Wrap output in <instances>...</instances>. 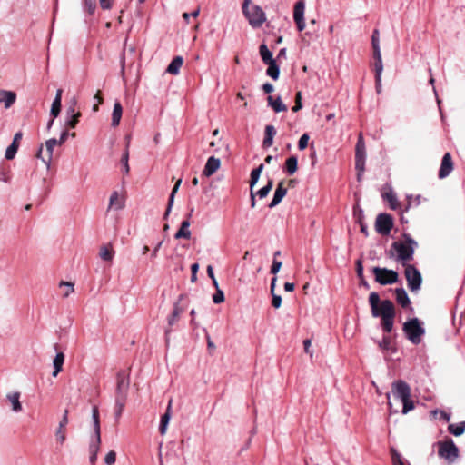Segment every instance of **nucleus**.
<instances>
[{
  "label": "nucleus",
  "mask_w": 465,
  "mask_h": 465,
  "mask_svg": "<svg viewBox=\"0 0 465 465\" xmlns=\"http://www.w3.org/2000/svg\"><path fill=\"white\" fill-rule=\"evenodd\" d=\"M369 302L373 317L381 318V326L384 331L390 333L393 328L395 310L392 302L383 300L380 302V296L377 292L370 293Z\"/></svg>",
  "instance_id": "nucleus-1"
},
{
  "label": "nucleus",
  "mask_w": 465,
  "mask_h": 465,
  "mask_svg": "<svg viewBox=\"0 0 465 465\" xmlns=\"http://www.w3.org/2000/svg\"><path fill=\"white\" fill-rule=\"evenodd\" d=\"M404 239L392 242L388 256L401 262L402 265H407L406 262L412 260L418 243L410 235L404 234Z\"/></svg>",
  "instance_id": "nucleus-2"
},
{
  "label": "nucleus",
  "mask_w": 465,
  "mask_h": 465,
  "mask_svg": "<svg viewBox=\"0 0 465 465\" xmlns=\"http://www.w3.org/2000/svg\"><path fill=\"white\" fill-rule=\"evenodd\" d=\"M391 392L393 396L402 402V413L407 414L414 409V402L411 399V387L409 384L402 381H395L391 385Z\"/></svg>",
  "instance_id": "nucleus-3"
},
{
  "label": "nucleus",
  "mask_w": 465,
  "mask_h": 465,
  "mask_svg": "<svg viewBox=\"0 0 465 465\" xmlns=\"http://www.w3.org/2000/svg\"><path fill=\"white\" fill-rule=\"evenodd\" d=\"M242 13L253 28L261 27L266 20L265 13L262 7L253 4L252 0L243 1Z\"/></svg>",
  "instance_id": "nucleus-4"
},
{
  "label": "nucleus",
  "mask_w": 465,
  "mask_h": 465,
  "mask_svg": "<svg viewBox=\"0 0 465 465\" xmlns=\"http://www.w3.org/2000/svg\"><path fill=\"white\" fill-rule=\"evenodd\" d=\"M403 331L413 344H419L421 341V336L425 333V330L421 327L418 318L407 321L403 324Z\"/></svg>",
  "instance_id": "nucleus-5"
},
{
  "label": "nucleus",
  "mask_w": 465,
  "mask_h": 465,
  "mask_svg": "<svg viewBox=\"0 0 465 465\" xmlns=\"http://www.w3.org/2000/svg\"><path fill=\"white\" fill-rule=\"evenodd\" d=\"M438 455L446 460L449 463H453L459 457V448L451 439L438 442Z\"/></svg>",
  "instance_id": "nucleus-6"
},
{
  "label": "nucleus",
  "mask_w": 465,
  "mask_h": 465,
  "mask_svg": "<svg viewBox=\"0 0 465 465\" xmlns=\"http://www.w3.org/2000/svg\"><path fill=\"white\" fill-rule=\"evenodd\" d=\"M129 386V372L124 370L119 371L116 375L115 399L127 400Z\"/></svg>",
  "instance_id": "nucleus-7"
},
{
  "label": "nucleus",
  "mask_w": 465,
  "mask_h": 465,
  "mask_svg": "<svg viewBox=\"0 0 465 465\" xmlns=\"http://www.w3.org/2000/svg\"><path fill=\"white\" fill-rule=\"evenodd\" d=\"M404 266V272L409 289L413 292H418L420 289L422 282V277L420 272L415 266L411 264H407Z\"/></svg>",
  "instance_id": "nucleus-8"
},
{
  "label": "nucleus",
  "mask_w": 465,
  "mask_h": 465,
  "mask_svg": "<svg viewBox=\"0 0 465 465\" xmlns=\"http://www.w3.org/2000/svg\"><path fill=\"white\" fill-rule=\"evenodd\" d=\"M372 272L375 276V281L381 285L395 283L399 279L397 272L386 268L373 267Z\"/></svg>",
  "instance_id": "nucleus-9"
},
{
  "label": "nucleus",
  "mask_w": 465,
  "mask_h": 465,
  "mask_svg": "<svg viewBox=\"0 0 465 465\" xmlns=\"http://www.w3.org/2000/svg\"><path fill=\"white\" fill-rule=\"evenodd\" d=\"M393 226V221L390 214L387 213H380L375 222V229L376 231L382 234V235H388L391 228Z\"/></svg>",
  "instance_id": "nucleus-10"
},
{
  "label": "nucleus",
  "mask_w": 465,
  "mask_h": 465,
  "mask_svg": "<svg viewBox=\"0 0 465 465\" xmlns=\"http://www.w3.org/2000/svg\"><path fill=\"white\" fill-rule=\"evenodd\" d=\"M45 148L47 151V157L46 158L42 157L43 145L40 146V148L36 153V157L39 159H42V161L45 163L47 168H49L52 158H53V151H54V146L58 145V141L54 138H52V139L47 140L45 142Z\"/></svg>",
  "instance_id": "nucleus-11"
},
{
  "label": "nucleus",
  "mask_w": 465,
  "mask_h": 465,
  "mask_svg": "<svg viewBox=\"0 0 465 465\" xmlns=\"http://www.w3.org/2000/svg\"><path fill=\"white\" fill-rule=\"evenodd\" d=\"M452 170L453 162L451 159V155L450 153H446L442 157L441 164L439 170V177L440 179L447 177L448 175H450Z\"/></svg>",
  "instance_id": "nucleus-12"
},
{
  "label": "nucleus",
  "mask_w": 465,
  "mask_h": 465,
  "mask_svg": "<svg viewBox=\"0 0 465 465\" xmlns=\"http://www.w3.org/2000/svg\"><path fill=\"white\" fill-rule=\"evenodd\" d=\"M286 193H287V189L284 187V182L281 181L277 185V188L274 192L273 198H272L271 203L269 204V207L272 208V207L278 205L282 202L283 197L286 195Z\"/></svg>",
  "instance_id": "nucleus-13"
},
{
  "label": "nucleus",
  "mask_w": 465,
  "mask_h": 465,
  "mask_svg": "<svg viewBox=\"0 0 465 465\" xmlns=\"http://www.w3.org/2000/svg\"><path fill=\"white\" fill-rule=\"evenodd\" d=\"M365 151H355V168L358 171V180H361V177L365 170Z\"/></svg>",
  "instance_id": "nucleus-14"
},
{
  "label": "nucleus",
  "mask_w": 465,
  "mask_h": 465,
  "mask_svg": "<svg viewBox=\"0 0 465 465\" xmlns=\"http://www.w3.org/2000/svg\"><path fill=\"white\" fill-rule=\"evenodd\" d=\"M221 166V160L215 156H210L205 163V176H211Z\"/></svg>",
  "instance_id": "nucleus-15"
},
{
  "label": "nucleus",
  "mask_w": 465,
  "mask_h": 465,
  "mask_svg": "<svg viewBox=\"0 0 465 465\" xmlns=\"http://www.w3.org/2000/svg\"><path fill=\"white\" fill-rule=\"evenodd\" d=\"M16 100V94L13 91L0 90V103H5L6 109L10 108Z\"/></svg>",
  "instance_id": "nucleus-16"
},
{
  "label": "nucleus",
  "mask_w": 465,
  "mask_h": 465,
  "mask_svg": "<svg viewBox=\"0 0 465 465\" xmlns=\"http://www.w3.org/2000/svg\"><path fill=\"white\" fill-rule=\"evenodd\" d=\"M395 296L397 302L403 308H406L410 305L411 302L409 296L403 288H397L395 290Z\"/></svg>",
  "instance_id": "nucleus-17"
},
{
  "label": "nucleus",
  "mask_w": 465,
  "mask_h": 465,
  "mask_svg": "<svg viewBox=\"0 0 465 465\" xmlns=\"http://www.w3.org/2000/svg\"><path fill=\"white\" fill-rule=\"evenodd\" d=\"M62 93H63L62 89L57 90L55 98L52 104L51 115L54 118L57 117L61 112Z\"/></svg>",
  "instance_id": "nucleus-18"
},
{
  "label": "nucleus",
  "mask_w": 465,
  "mask_h": 465,
  "mask_svg": "<svg viewBox=\"0 0 465 465\" xmlns=\"http://www.w3.org/2000/svg\"><path fill=\"white\" fill-rule=\"evenodd\" d=\"M276 134V130L272 125H266L265 127V137L262 142L264 147H270L273 143V138Z\"/></svg>",
  "instance_id": "nucleus-19"
},
{
  "label": "nucleus",
  "mask_w": 465,
  "mask_h": 465,
  "mask_svg": "<svg viewBox=\"0 0 465 465\" xmlns=\"http://www.w3.org/2000/svg\"><path fill=\"white\" fill-rule=\"evenodd\" d=\"M183 63V59L181 56H176L173 59V61L168 65L166 72L171 74H177L180 71Z\"/></svg>",
  "instance_id": "nucleus-20"
},
{
  "label": "nucleus",
  "mask_w": 465,
  "mask_h": 465,
  "mask_svg": "<svg viewBox=\"0 0 465 465\" xmlns=\"http://www.w3.org/2000/svg\"><path fill=\"white\" fill-rule=\"evenodd\" d=\"M123 114V107L120 102H115L114 104V110L112 114V125L114 127L118 126Z\"/></svg>",
  "instance_id": "nucleus-21"
},
{
  "label": "nucleus",
  "mask_w": 465,
  "mask_h": 465,
  "mask_svg": "<svg viewBox=\"0 0 465 465\" xmlns=\"http://www.w3.org/2000/svg\"><path fill=\"white\" fill-rule=\"evenodd\" d=\"M189 226H190L189 221L184 220L182 223L180 229L176 232V233L174 235L175 239H181V238L190 239L191 232L188 229Z\"/></svg>",
  "instance_id": "nucleus-22"
},
{
  "label": "nucleus",
  "mask_w": 465,
  "mask_h": 465,
  "mask_svg": "<svg viewBox=\"0 0 465 465\" xmlns=\"http://www.w3.org/2000/svg\"><path fill=\"white\" fill-rule=\"evenodd\" d=\"M448 431L456 437L462 435L465 431V421L450 424L448 426Z\"/></svg>",
  "instance_id": "nucleus-23"
},
{
  "label": "nucleus",
  "mask_w": 465,
  "mask_h": 465,
  "mask_svg": "<svg viewBox=\"0 0 465 465\" xmlns=\"http://www.w3.org/2000/svg\"><path fill=\"white\" fill-rule=\"evenodd\" d=\"M181 183H182V179H178L175 185L173 186L172 192H171V194H170V197H169V200H168V204H167V208H166V211L164 213V215H163V218L166 219L171 212V209H172V206H173V198H174V195L175 193L178 192V189L181 185Z\"/></svg>",
  "instance_id": "nucleus-24"
},
{
  "label": "nucleus",
  "mask_w": 465,
  "mask_h": 465,
  "mask_svg": "<svg viewBox=\"0 0 465 465\" xmlns=\"http://www.w3.org/2000/svg\"><path fill=\"white\" fill-rule=\"evenodd\" d=\"M64 362V354L63 352H58L54 359V368L53 376L56 377L58 373L63 370V364Z\"/></svg>",
  "instance_id": "nucleus-25"
},
{
  "label": "nucleus",
  "mask_w": 465,
  "mask_h": 465,
  "mask_svg": "<svg viewBox=\"0 0 465 465\" xmlns=\"http://www.w3.org/2000/svg\"><path fill=\"white\" fill-rule=\"evenodd\" d=\"M260 55L264 64L275 61L272 57V53L268 49L267 45L262 44L259 48Z\"/></svg>",
  "instance_id": "nucleus-26"
},
{
  "label": "nucleus",
  "mask_w": 465,
  "mask_h": 465,
  "mask_svg": "<svg viewBox=\"0 0 465 465\" xmlns=\"http://www.w3.org/2000/svg\"><path fill=\"white\" fill-rule=\"evenodd\" d=\"M100 257L104 261H112L114 255V251L112 245H103L100 248Z\"/></svg>",
  "instance_id": "nucleus-27"
},
{
  "label": "nucleus",
  "mask_w": 465,
  "mask_h": 465,
  "mask_svg": "<svg viewBox=\"0 0 465 465\" xmlns=\"http://www.w3.org/2000/svg\"><path fill=\"white\" fill-rule=\"evenodd\" d=\"M382 196L385 200H387V202L390 204V207L392 210H397L398 208H400V203L398 202L397 196L391 190L388 193H383Z\"/></svg>",
  "instance_id": "nucleus-28"
},
{
  "label": "nucleus",
  "mask_w": 465,
  "mask_h": 465,
  "mask_svg": "<svg viewBox=\"0 0 465 465\" xmlns=\"http://www.w3.org/2000/svg\"><path fill=\"white\" fill-rule=\"evenodd\" d=\"M171 403H172V401L170 400L166 412L161 418V423H160V427H159V431L161 434L165 433L167 425L170 420Z\"/></svg>",
  "instance_id": "nucleus-29"
},
{
  "label": "nucleus",
  "mask_w": 465,
  "mask_h": 465,
  "mask_svg": "<svg viewBox=\"0 0 465 465\" xmlns=\"http://www.w3.org/2000/svg\"><path fill=\"white\" fill-rule=\"evenodd\" d=\"M304 10H305V5L302 1H299L295 4L294 11H293L294 21L304 19Z\"/></svg>",
  "instance_id": "nucleus-30"
},
{
  "label": "nucleus",
  "mask_w": 465,
  "mask_h": 465,
  "mask_svg": "<svg viewBox=\"0 0 465 465\" xmlns=\"http://www.w3.org/2000/svg\"><path fill=\"white\" fill-rule=\"evenodd\" d=\"M268 68L266 70L267 75L272 77L273 80H277L280 74V68L276 64V61L266 64Z\"/></svg>",
  "instance_id": "nucleus-31"
},
{
  "label": "nucleus",
  "mask_w": 465,
  "mask_h": 465,
  "mask_svg": "<svg viewBox=\"0 0 465 465\" xmlns=\"http://www.w3.org/2000/svg\"><path fill=\"white\" fill-rule=\"evenodd\" d=\"M8 400L12 403L13 411H22V405L20 403L19 398L20 393L19 392H14L7 395Z\"/></svg>",
  "instance_id": "nucleus-32"
},
{
  "label": "nucleus",
  "mask_w": 465,
  "mask_h": 465,
  "mask_svg": "<svg viewBox=\"0 0 465 465\" xmlns=\"http://www.w3.org/2000/svg\"><path fill=\"white\" fill-rule=\"evenodd\" d=\"M373 57H374V60H375V62H374L375 75L381 76L382 71H383V64H382V59H381V52L373 53Z\"/></svg>",
  "instance_id": "nucleus-33"
},
{
  "label": "nucleus",
  "mask_w": 465,
  "mask_h": 465,
  "mask_svg": "<svg viewBox=\"0 0 465 465\" xmlns=\"http://www.w3.org/2000/svg\"><path fill=\"white\" fill-rule=\"evenodd\" d=\"M285 168L289 174H293L298 168V160L296 156L289 157L285 162Z\"/></svg>",
  "instance_id": "nucleus-34"
},
{
  "label": "nucleus",
  "mask_w": 465,
  "mask_h": 465,
  "mask_svg": "<svg viewBox=\"0 0 465 465\" xmlns=\"http://www.w3.org/2000/svg\"><path fill=\"white\" fill-rule=\"evenodd\" d=\"M124 201L119 196L117 192H114L110 197V207H114L116 210L124 208Z\"/></svg>",
  "instance_id": "nucleus-35"
},
{
  "label": "nucleus",
  "mask_w": 465,
  "mask_h": 465,
  "mask_svg": "<svg viewBox=\"0 0 465 465\" xmlns=\"http://www.w3.org/2000/svg\"><path fill=\"white\" fill-rule=\"evenodd\" d=\"M263 164H260L257 168L253 169L251 173L250 187L252 190L253 186L258 183L261 173L263 170Z\"/></svg>",
  "instance_id": "nucleus-36"
},
{
  "label": "nucleus",
  "mask_w": 465,
  "mask_h": 465,
  "mask_svg": "<svg viewBox=\"0 0 465 465\" xmlns=\"http://www.w3.org/2000/svg\"><path fill=\"white\" fill-rule=\"evenodd\" d=\"M92 417L94 420V434L101 433V428H100V417H99V411L97 406H94L92 410Z\"/></svg>",
  "instance_id": "nucleus-37"
},
{
  "label": "nucleus",
  "mask_w": 465,
  "mask_h": 465,
  "mask_svg": "<svg viewBox=\"0 0 465 465\" xmlns=\"http://www.w3.org/2000/svg\"><path fill=\"white\" fill-rule=\"evenodd\" d=\"M101 445V433L94 434V440L91 441L89 446L90 454H98Z\"/></svg>",
  "instance_id": "nucleus-38"
},
{
  "label": "nucleus",
  "mask_w": 465,
  "mask_h": 465,
  "mask_svg": "<svg viewBox=\"0 0 465 465\" xmlns=\"http://www.w3.org/2000/svg\"><path fill=\"white\" fill-rule=\"evenodd\" d=\"M183 312V309L176 303L174 305L173 311L171 314V316L168 319V323L170 326L173 325L177 320L179 319L181 313Z\"/></svg>",
  "instance_id": "nucleus-39"
},
{
  "label": "nucleus",
  "mask_w": 465,
  "mask_h": 465,
  "mask_svg": "<svg viewBox=\"0 0 465 465\" xmlns=\"http://www.w3.org/2000/svg\"><path fill=\"white\" fill-rule=\"evenodd\" d=\"M126 401L127 400H124V399H115L114 410H115L116 420H118L121 417V415L124 411Z\"/></svg>",
  "instance_id": "nucleus-40"
},
{
  "label": "nucleus",
  "mask_w": 465,
  "mask_h": 465,
  "mask_svg": "<svg viewBox=\"0 0 465 465\" xmlns=\"http://www.w3.org/2000/svg\"><path fill=\"white\" fill-rule=\"evenodd\" d=\"M55 439L61 445L64 444L66 440V428L58 426L55 431Z\"/></svg>",
  "instance_id": "nucleus-41"
},
{
  "label": "nucleus",
  "mask_w": 465,
  "mask_h": 465,
  "mask_svg": "<svg viewBox=\"0 0 465 465\" xmlns=\"http://www.w3.org/2000/svg\"><path fill=\"white\" fill-rule=\"evenodd\" d=\"M275 113L285 112L287 106L282 103L281 97H277L271 106Z\"/></svg>",
  "instance_id": "nucleus-42"
},
{
  "label": "nucleus",
  "mask_w": 465,
  "mask_h": 465,
  "mask_svg": "<svg viewBox=\"0 0 465 465\" xmlns=\"http://www.w3.org/2000/svg\"><path fill=\"white\" fill-rule=\"evenodd\" d=\"M60 288H64L63 297L66 298L74 292V283L62 281L59 284Z\"/></svg>",
  "instance_id": "nucleus-43"
},
{
  "label": "nucleus",
  "mask_w": 465,
  "mask_h": 465,
  "mask_svg": "<svg viewBox=\"0 0 465 465\" xmlns=\"http://www.w3.org/2000/svg\"><path fill=\"white\" fill-rule=\"evenodd\" d=\"M371 45H372V48H373V53L381 52L379 31L377 29H375L373 31V34L371 36Z\"/></svg>",
  "instance_id": "nucleus-44"
},
{
  "label": "nucleus",
  "mask_w": 465,
  "mask_h": 465,
  "mask_svg": "<svg viewBox=\"0 0 465 465\" xmlns=\"http://www.w3.org/2000/svg\"><path fill=\"white\" fill-rule=\"evenodd\" d=\"M272 185H273V183H272V180H269L267 184L265 186H263L262 188H261L258 192H257V195L262 199L264 197H266L268 195V193H270V191L272 190Z\"/></svg>",
  "instance_id": "nucleus-45"
},
{
  "label": "nucleus",
  "mask_w": 465,
  "mask_h": 465,
  "mask_svg": "<svg viewBox=\"0 0 465 465\" xmlns=\"http://www.w3.org/2000/svg\"><path fill=\"white\" fill-rule=\"evenodd\" d=\"M18 146L11 143L5 151V158L7 160H13L17 153Z\"/></svg>",
  "instance_id": "nucleus-46"
},
{
  "label": "nucleus",
  "mask_w": 465,
  "mask_h": 465,
  "mask_svg": "<svg viewBox=\"0 0 465 465\" xmlns=\"http://www.w3.org/2000/svg\"><path fill=\"white\" fill-rule=\"evenodd\" d=\"M81 115H82L81 112H79V111H77L76 114H74V115H72L66 123L67 127L75 128V126L79 123V119H80Z\"/></svg>",
  "instance_id": "nucleus-47"
},
{
  "label": "nucleus",
  "mask_w": 465,
  "mask_h": 465,
  "mask_svg": "<svg viewBox=\"0 0 465 465\" xmlns=\"http://www.w3.org/2000/svg\"><path fill=\"white\" fill-rule=\"evenodd\" d=\"M199 269H200V264L198 262H194L191 265V268H190V271H191V275H190V281L191 282H196L197 281V273L199 272Z\"/></svg>",
  "instance_id": "nucleus-48"
},
{
  "label": "nucleus",
  "mask_w": 465,
  "mask_h": 465,
  "mask_svg": "<svg viewBox=\"0 0 465 465\" xmlns=\"http://www.w3.org/2000/svg\"><path fill=\"white\" fill-rule=\"evenodd\" d=\"M391 460L393 465H400L403 463L401 454L394 449H391Z\"/></svg>",
  "instance_id": "nucleus-49"
},
{
  "label": "nucleus",
  "mask_w": 465,
  "mask_h": 465,
  "mask_svg": "<svg viewBox=\"0 0 465 465\" xmlns=\"http://www.w3.org/2000/svg\"><path fill=\"white\" fill-rule=\"evenodd\" d=\"M310 136L308 134H303L298 142V148L299 150L302 151L308 146Z\"/></svg>",
  "instance_id": "nucleus-50"
},
{
  "label": "nucleus",
  "mask_w": 465,
  "mask_h": 465,
  "mask_svg": "<svg viewBox=\"0 0 465 465\" xmlns=\"http://www.w3.org/2000/svg\"><path fill=\"white\" fill-rule=\"evenodd\" d=\"M215 304L222 303L224 301V293L221 289H216V292L212 297Z\"/></svg>",
  "instance_id": "nucleus-51"
},
{
  "label": "nucleus",
  "mask_w": 465,
  "mask_h": 465,
  "mask_svg": "<svg viewBox=\"0 0 465 465\" xmlns=\"http://www.w3.org/2000/svg\"><path fill=\"white\" fill-rule=\"evenodd\" d=\"M94 98L97 101V104L93 105V111L94 112H97L99 110V105L104 103V98L102 96V92L100 90H98L96 92V94H94Z\"/></svg>",
  "instance_id": "nucleus-52"
},
{
  "label": "nucleus",
  "mask_w": 465,
  "mask_h": 465,
  "mask_svg": "<svg viewBox=\"0 0 465 465\" xmlns=\"http://www.w3.org/2000/svg\"><path fill=\"white\" fill-rule=\"evenodd\" d=\"M87 12L92 15L96 8V0H84Z\"/></svg>",
  "instance_id": "nucleus-53"
},
{
  "label": "nucleus",
  "mask_w": 465,
  "mask_h": 465,
  "mask_svg": "<svg viewBox=\"0 0 465 465\" xmlns=\"http://www.w3.org/2000/svg\"><path fill=\"white\" fill-rule=\"evenodd\" d=\"M128 159H129V152L128 150L126 149L121 158V163H123L124 165V173H129V164H128Z\"/></svg>",
  "instance_id": "nucleus-54"
},
{
  "label": "nucleus",
  "mask_w": 465,
  "mask_h": 465,
  "mask_svg": "<svg viewBox=\"0 0 465 465\" xmlns=\"http://www.w3.org/2000/svg\"><path fill=\"white\" fill-rule=\"evenodd\" d=\"M391 342L389 337H383V339L379 341V347L383 351H389L391 349Z\"/></svg>",
  "instance_id": "nucleus-55"
},
{
  "label": "nucleus",
  "mask_w": 465,
  "mask_h": 465,
  "mask_svg": "<svg viewBox=\"0 0 465 465\" xmlns=\"http://www.w3.org/2000/svg\"><path fill=\"white\" fill-rule=\"evenodd\" d=\"M116 460V453L114 450H110L105 458H104V461L107 465H112L115 462Z\"/></svg>",
  "instance_id": "nucleus-56"
},
{
  "label": "nucleus",
  "mask_w": 465,
  "mask_h": 465,
  "mask_svg": "<svg viewBox=\"0 0 465 465\" xmlns=\"http://www.w3.org/2000/svg\"><path fill=\"white\" fill-rule=\"evenodd\" d=\"M77 104V100L75 97H74L71 101H70V105L67 109V114L68 115H74V114H76L77 112L75 111V106Z\"/></svg>",
  "instance_id": "nucleus-57"
},
{
  "label": "nucleus",
  "mask_w": 465,
  "mask_h": 465,
  "mask_svg": "<svg viewBox=\"0 0 465 465\" xmlns=\"http://www.w3.org/2000/svg\"><path fill=\"white\" fill-rule=\"evenodd\" d=\"M301 100H302V94H301V92H298L296 94L295 105L292 109L293 112H298L299 110L302 109V105Z\"/></svg>",
  "instance_id": "nucleus-58"
},
{
  "label": "nucleus",
  "mask_w": 465,
  "mask_h": 465,
  "mask_svg": "<svg viewBox=\"0 0 465 465\" xmlns=\"http://www.w3.org/2000/svg\"><path fill=\"white\" fill-rule=\"evenodd\" d=\"M282 304V297L278 294L273 293L272 294V305L278 309L281 307Z\"/></svg>",
  "instance_id": "nucleus-59"
},
{
  "label": "nucleus",
  "mask_w": 465,
  "mask_h": 465,
  "mask_svg": "<svg viewBox=\"0 0 465 465\" xmlns=\"http://www.w3.org/2000/svg\"><path fill=\"white\" fill-rule=\"evenodd\" d=\"M282 267V262L273 260L272 267H271V273L276 274Z\"/></svg>",
  "instance_id": "nucleus-60"
},
{
  "label": "nucleus",
  "mask_w": 465,
  "mask_h": 465,
  "mask_svg": "<svg viewBox=\"0 0 465 465\" xmlns=\"http://www.w3.org/2000/svg\"><path fill=\"white\" fill-rule=\"evenodd\" d=\"M356 272L357 276L362 280L363 278V266L361 260L356 262Z\"/></svg>",
  "instance_id": "nucleus-61"
},
{
  "label": "nucleus",
  "mask_w": 465,
  "mask_h": 465,
  "mask_svg": "<svg viewBox=\"0 0 465 465\" xmlns=\"http://www.w3.org/2000/svg\"><path fill=\"white\" fill-rule=\"evenodd\" d=\"M355 151H365V144L361 134L359 135Z\"/></svg>",
  "instance_id": "nucleus-62"
},
{
  "label": "nucleus",
  "mask_w": 465,
  "mask_h": 465,
  "mask_svg": "<svg viewBox=\"0 0 465 465\" xmlns=\"http://www.w3.org/2000/svg\"><path fill=\"white\" fill-rule=\"evenodd\" d=\"M68 422H69V420H68V410H65L64 412L63 418H62V420L59 422V426L66 428Z\"/></svg>",
  "instance_id": "nucleus-63"
},
{
  "label": "nucleus",
  "mask_w": 465,
  "mask_h": 465,
  "mask_svg": "<svg viewBox=\"0 0 465 465\" xmlns=\"http://www.w3.org/2000/svg\"><path fill=\"white\" fill-rule=\"evenodd\" d=\"M22 137H23L22 132H17L14 136L12 143L15 145H17L19 147L20 141H21Z\"/></svg>",
  "instance_id": "nucleus-64"
}]
</instances>
